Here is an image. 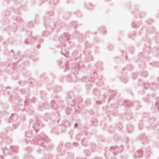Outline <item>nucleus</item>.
Instances as JSON below:
<instances>
[{
  "label": "nucleus",
  "instance_id": "f257e3e1",
  "mask_svg": "<svg viewBox=\"0 0 159 159\" xmlns=\"http://www.w3.org/2000/svg\"><path fill=\"white\" fill-rule=\"evenodd\" d=\"M26 138L25 142H30L31 143L34 145H39L40 146L44 144L45 143L48 142V138L43 133H42L40 135L37 137L36 139H34L31 137V134L29 132H26L25 134Z\"/></svg>",
  "mask_w": 159,
  "mask_h": 159
},
{
  "label": "nucleus",
  "instance_id": "f03ea898",
  "mask_svg": "<svg viewBox=\"0 0 159 159\" xmlns=\"http://www.w3.org/2000/svg\"><path fill=\"white\" fill-rule=\"evenodd\" d=\"M10 150H12L13 152H11L10 151L9 153H8L9 154H11V155L13 154V152L15 153H17L18 152V148L16 146H11L10 147Z\"/></svg>",
  "mask_w": 159,
  "mask_h": 159
},
{
  "label": "nucleus",
  "instance_id": "7ed1b4c3",
  "mask_svg": "<svg viewBox=\"0 0 159 159\" xmlns=\"http://www.w3.org/2000/svg\"><path fill=\"white\" fill-rule=\"evenodd\" d=\"M143 154V152L139 150L137 151L136 153L135 154V157L136 158L137 157H141Z\"/></svg>",
  "mask_w": 159,
  "mask_h": 159
},
{
  "label": "nucleus",
  "instance_id": "20e7f679",
  "mask_svg": "<svg viewBox=\"0 0 159 159\" xmlns=\"http://www.w3.org/2000/svg\"><path fill=\"white\" fill-rule=\"evenodd\" d=\"M51 105L52 106V108L54 110H57L58 108V106L54 101H52L51 102Z\"/></svg>",
  "mask_w": 159,
  "mask_h": 159
},
{
  "label": "nucleus",
  "instance_id": "39448f33",
  "mask_svg": "<svg viewBox=\"0 0 159 159\" xmlns=\"http://www.w3.org/2000/svg\"><path fill=\"white\" fill-rule=\"evenodd\" d=\"M17 119V116L16 114H13L10 117V120L9 121L10 122H11L16 121Z\"/></svg>",
  "mask_w": 159,
  "mask_h": 159
},
{
  "label": "nucleus",
  "instance_id": "423d86ee",
  "mask_svg": "<svg viewBox=\"0 0 159 159\" xmlns=\"http://www.w3.org/2000/svg\"><path fill=\"white\" fill-rule=\"evenodd\" d=\"M124 105H126L128 106H132L133 105L132 103L129 101H125Z\"/></svg>",
  "mask_w": 159,
  "mask_h": 159
},
{
  "label": "nucleus",
  "instance_id": "0eeeda50",
  "mask_svg": "<svg viewBox=\"0 0 159 159\" xmlns=\"http://www.w3.org/2000/svg\"><path fill=\"white\" fill-rule=\"evenodd\" d=\"M133 127L132 125L129 126L127 127V130L129 133L132 132L133 131Z\"/></svg>",
  "mask_w": 159,
  "mask_h": 159
},
{
  "label": "nucleus",
  "instance_id": "6e6552de",
  "mask_svg": "<svg viewBox=\"0 0 159 159\" xmlns=\"http://www.w3.org/2000/svg\"><path fill=\"white\" fill-rule=\"evenodd\" d=\"M26 150L29 152H30L32 151V149L30 147H28L26 148Z\"/></svg>",
  "mask_w": 159,
  "mask_h": 159
},
{
  "label": "nucleus",
  "instance_id": "1a4fd4ad",
  "mask_svg": "<svg viewBox=\"0 0 159 159\" xmlns=\"http://www.w3.org/2000/svg\"><path fill=\"white\" fill-rule=\"evenodd\" d=\"M48 105H47V103H44L43 104V107L45 109L48 108Z\"/></svg>",
  "mask_w": 159,
  "mask_h": 159
},
{
  "label": "nucleus",
  "instance_id": "9d476101",
  "mask_svg": "<svg viewBox=\"0 0 159 159\" xmlns=\"http://www.w3.org/2000/svg\"><path fill=\"white\" fill-rule=\"evenodd\" d=\"M115 149L114 148H110L109 150L110 151H111V152L112 153V152L115 150Z\"/></svg>",
  "mask_w": 159,
  "mask_h": 159
},
{
  "label": "nucleus",
  "instance_id": "9b49d317",
  "mask_svg": "<svg viewBox=\"0 0 159 159\" xmlns=\"http://www.w3.org/2000/svg\"><path fill=\"white\" fill-rule=\"evenodd\" d=\"M18 124H16L14 125H13V128H15V129H16V127L18 126Z\"/></svg>",
  "mask_w": 159,
  "mask_h": 159
},
{
  "label": "nucleus",
  "instance_id": "f8f14e48",
  "mask_svg": "<svg viewBox=\"0 0 159 159\" xmlns=\"http://www.w3.org/2000/svg\"><path fill=\"white\" fill-rule=\"evenodd\" d=\"M24 43H25L26 44H28V42L27 40H25Z\"/></svg>",
  "mask_w": 159,
  "mask_h": 159
},
{
  "label": "nucleus",
  "instance_id": "ddd939ff",
  "mask_svg": "<svg viewBox=\"0 0 159 159\" xmlns=\"http://www.w3.org/2000/svg\"><path fill=\"white\" fill-rule=\"evenodd\" d=\"M109 150H108V151H107L105 152V155H107L108 153L109 152Z\"/></svg>",
  "mask_w": 159,
  "mask_h": 159
},
{
  "label": "nucleus",
  "instance_id": "4468645a",
  "mask_svg": "<svg viewBox=\"0 0 159 159\" xmlns=\"http://www.w3.org/2000/svg\"><path fill=\"white\" fill-rule=\"evenodd\" d=\"M74 145L75 146H77L78 145V144L77 143H74Z\"/></svg>",
  "mask_w": 159,
  "mask_h": 159
},
{
  "label": "nucleus",
  "instance_id": "2eb2a0df",
  "mask_svg": "<svg viewBox=\"0 0 159 159\" xmlns=\"http://www.w3.org/2000/svg\"><path fill=\"white\" fill-rule=\"evenodd\" d=\"M0 159H4V158L2 156H0Z\"/></svg>",
  "mask_w": 159,
  "mask_h": 159
},
{
  "label": "nucleus",
  "instance_id": "dca6fc26",
  "mask_svg": "<svg viewBox=\"0 0 159 159\" xmlns=\"http://www.w3.org/2000/svg\"><path fill=\"white\" fill-rule=\"evenodd\" d=\"M77 126H78V125H77V124H75V127H77Z\"/></svg>",
  "mask_w": 159,
  "mask_h": 159
},
{
  "label": "nucleus",
  "instance_id": "f3484780",
  "mask_svg": "<svg viewBox=\"0 0 159 159\" xmlns=\"http://www.w3.org/2000/svg\"><path fill=\"white\" fill-rule=\"evenodd\" d=\"M93 75L96 76V74L95 73Z\"/></svg>",
  "mask_w": 159,
  "mask_h": 159
},
{
  "label": "nucleus",
  "instance_id": "a211bd4d",
  "mask_svg": "<svg viewBox=\"0 0 159 159\" xmlns=\"http://www.w3.org/2000/svg\"><path fill=\"white\" fill-rule=\"evenodd\" d=\"M38 48H39L40 46L39 45H38Z\"/></svg>",
  "mask_w": 159,
  "mask_h": 159
},
{
  "label": "nucleus",
  "instance_id": "6ab92c4d",
  "mask_svg": "<svg viewBox=\"0 0 159 159\" xmlns=\"http://www.w3.org/2000/svg\"><path fill=\"white\" fill-rule=\"evenodd\" d=\"M6 150H6V149L5 150V151H4V152H6Z\"/></svg>",
  "mask_w": 159,
  "mask_h": 159
},
{
  "label": "nucleus",
  "instance_id": "aec40b11",
  "mask_svg": "<svg viewBox=\"0 0 159 159\" xmlns=\"http://www.w3.org/2000/svg\"><path fill=\"white\" fill-rule=\"evenodd\" d=\"M144 85L145 87H146V84H144Z\"/></svg>",
  "mask_w": 159,
  "mask_h": 159
},
{
  "label": "nucleus",
  "instance_id": "412c9836",
  "mask_svg": "<svg viewBox=\"0 0 159 159\" xmlns=\"http://www.w3.org/2000/svg\"><path fill=\"white\" fill-rule=\"evenodd\" d=\"M142 75L143 76V74H142Z\"/></svg>",
  "mask_w": 159,
  "mask_h": 159
}]
</instances>
